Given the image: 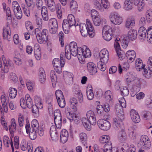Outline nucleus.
Returning a JSON list of instances; mask_svg holds the SVG:
<instances>
[{"instance_id":"nucleus-27","label":"nucleus","mask_w":152,"mask_h":152,"mask_svg":"<svg viewBox=\"0 0 152 152\" xmlns=\"http://www.w3.org/2000/svg\"><path fill=\"white\" fill-rule=\"evenodd\" d=\"M3 37L4 39H7L8 41L11 39V36L9 31L6 28H4L3 30Z\"/></svg>"},{"instance_id":"nucleus-26","label":"nucleus","mask_w":152,"mask_h":152,"mask_svg":"<svg viewBox=\"0 0 152 152\" xmlns=\"http://www.w3.org/2000/svg\"><path fill=\"white\" fill-rule=\"evenodd\" d=\"M143 0H133L134 5L137 6L138 10L141 11L144 5L142 2Z\"/></svg>"},{"instance_id":"nucleus-57","label":"nucleus","mask_w":152,"mask_h":152,"mask_svg":"<svg viewBox=\"0 0 152 152\" xmlns=\"http://www.w3.org/2000/svg\"><path fill=\"white\" fill-rule=\"evenodd\" d=\"M3 141L5 146L7 147H9L10 144V140L9 137L6 136L3 137Z\"/></svg>"},{"instance_id":"nucleus-52","label":"nucleus","mask_w":152,"mask_h":152,"mask_svg":"<svg viewBox=\"0 0 152 152\" xmlns=\"http://www.w3.org/2000/svg\"><path fill=\"white\" fill-rule=\"evenodd\" d=\"M15 15L16 18L18 19H20L22 17V13L21 9L20 8L19 10H15L14 11Z\"/></svg>"},{"instance_id":"nucleus-3","label":"nucleus","mask_w":152,"mask_h":152,"mask_svg":"<svg viewBox=\"0 0 152 152\" xmlns=\"http://www.w3.org/2000/svg\"><path fill=\"white\" fill-rule=\"evenodd\" d=\"M82 122L85 128L88 130H90L91 125H95L96 124V121L95 116L91 117H87V118H83Z\"/></svg>"},{"instance_id":"nucleus-29","label":"nucleus","mask_w":152,"mask_h":152,"mask_svg":"<svg viewBox=\"0 0 152 152\" xmlns=\"http://www.w3.org/2000/svg\"><path fill=\"white\" fill-rule=\"evenodd\" d=\"M25 100H26V107L29 108H31L33 105H32V101L29 94H27L25 96Z\"/></svg>"},{"instance_id":"nucleus-53","label":"nucleus","mask_w":152,"mask_h":152,"mask_svg":"<svg viewBox=\"0 0 152 152\" xmlns=\"http://www.w3.org/2000/svg\"><path fill=\"white\" fill-rule=\"evenodd\" d=\"M57 15L59 18H61L62 16L61 7L60 4H57L56 7Z\"/></svg>"},{"instance_id":"nucleus-6","label":"nucleus","mask_w":152,"mask_h":152,"mask_svg":"<svg viewBox=\"0 0 152 152\" xmlns=\"http://www.w3.org/2000/svg\"><path fill=\"white\" fill-rule=\"evenodd\" d=\"M97 123L99 127L103 130H108L110 129L111 127V124L110 122L103 119L99 120Z\"/></svg>"},{"instance_id":"nucleus-23","label":"nucleus","mask_w":152,"mask_h":152,"mask_svg":"<svg viewBox=\"0 0 152 152\" xmlns=\"http://www.w3.org/2000/svg\"><path fill=\"white\" fill-rule=\"evenodd\" d=\"M46 2L48 8L52 11H54L56 9V4L54 0H45Z\"/></svg>"},{"instance_id":"nucleus-9","label":"nucleus","mask_w":152,"mask_h":152,"mask_svg":"<svg viewBox=\"0 0 152 152\" xmlns=\"http://www.w3.org/2000/svg\"><path fill=\"white\" fill-rule=\"evenodd\" d=\"M86 24V27L87 28L88 32L89 31V36L90 37H94L95 35V33L90 20L89 19H87Z\"/></svg>"},{"instance_id":"nucleus-2","label":"nucleus","mask_w":152,"mask_h":152,"mask_svg":"<svg viewBox=\"0 0 152 152\" xmlns=\"http://www.w3.org/2000/svg\"><path fill=\"white\" fill-rule=\"evenodd\" d=\"M48 31L46 29H43L42 31L39 28L35 29V34L38 42L42 44L48 40Z\"/></svg>"},{"instance_id":"nucleus-15","label":"nucleus","mask_w":152,"mask_h":152,"mask_svg":"<svg viewBox=\"0 0 152 152\" xmlns=\"http://www.w3.org/2000/svg\"><path fill=\"white\" fill-rule=\"evenodd\" d=\"M133 0H125L124 2V9L127 11L132 10L133 8Z\"/></svg>"},{"instance_id":"nucleus-43","label":"nucleus","mask_w":152,"mask_h":152,"mask_svg":"<svg viewBox=\"0 0 152 152\" xmlns=\"http://www.w3.org/2000/svg\"><path fill=\"white\" fill-rule=\"evenodd\" d=\"M70 7L72 11H75L77 10L78 7L77 2L75 1H72L70 3Z\"/></svg>"},{"instance_id":"nucleus-60","label":"nucleus","mask_w":152,"mask_h":152,"mask_svg":"<svg viewBox=\"0 0 152 152\" xmlns=\"http://www.w3.org/2000/svg\"><path fill=\"white\" fill-rule=\"evenodd\" d=\"M101 4L104 9H108L110 7V3L107 0H102Z\"/></svg>"},{"instance_id":"nucleus-50","label":"nucleus","mask_w":152,"mask_h":152,"mask_svg":"<svg viewBox=\"0 0 152 152\" xmlns=\"http://www.w3.org/2000/svg\"><path fill=\"white\" fill-rule=\"evenodd\" d=\"M135 77L132 74H131L128 75L127 77L126 78V81L128 85L131 82L135 80Z\"/></svg>"},{"instance_id":"nucleus-31","label":"nucleus","mask_w":152,"mask_h":152,"mask_svg":"<svg viewBox=\"0 0 152 152\" xmlns=\"http://www.w3.org/2000/svg\"><path fill=\"white\" fill-rule=\"evenodd\" d=\"M115 50L117 53V55L120 59V60H123L126 56L125 53L121 50L120 49H116Z\"/></svg>"},{"instance_id":"nucleus-44","label":"nucleus","mask_w":152,"mask_h":152,"mask_svg":"<svg viewBox=\"0 0 152 152\" xmlns=\"http://www.w3.org/2000/svg\"><path fill=\"white\" fill-rule=\"evenodd\" d=\"M112 33L113 32L102 33L103 37L105 40L109 41L112 38Z\"/></svg>"},{"instance_id":"nucleus-7","label":"nucleus","mask_w":152,"mask_h":152,"mask_svg":"<svg viewBox=\"0 0 152 152\" xmlns=\"http://www.w3.org/2000/svg\"><path fill=\"white\" fill-rule=\"evenodd\" d=\"M25 128L26 133L27 134L29 133V135L30 139L32 140H35L37 137V129L33 128H30V124L29 123H27V121Z\"/></svg>"},{"instance_id":"nucleus-59","label":"nucleus","mask_w":152,"mask_h":152,"mask_svg":"<svg viewBox=\"0 0 152 152\" xmlns=\"http://www.w3.org/2000/svg\"><path fill=\"white\" fill-rule=\"evenodd\" d=\"M143 119L145 120H147L151 117V113L148 111H144L142 113Z\"/></svg>"},{"instance_id":"nucleus-5","label":"nucleus","mask_w":152,"mask_h":152,"mask_svg":"<svg viewBox=\"0 0 152 152\" xmlns=\"http://www.w3.org/2000/svg\"><path fill=\"white\" fill-rule=\"evenodd\" d=\"M110 21L113 23L115 25H119L123 22L122 18L117 13H114L110 15Z\"/></svg>"},{"instance_id":"nucleus-55","label":"nucleus","mask_w":152,"mask_h":152,"mask_svg":"<svg viewBox=\"0 0 152 152\" xmlns=\"http://www.w3.org/2000/svg\"><path fill=\"white\" fill-rule=\"evenodd\" d=\"M110 32H113V29L112 28L107 25L104 26L103 28L102 33Z\"/></svg>"},{"instance_id":"nucleus-22","label":"nucleus","mask_w":152,"mask_h":152,"mask_svg":"<svg viewBox=\"0 0 152 152\" xmlns=\"http://www.w3.org/2000/svg\"><path fill=\"white\" fill-rule=\"evenodd\" d=\"M65 63V61L60 60L58 58H54L53 61V64L54 67H58L61 66V67H63Z\"/></svg>"},{"instance_id":"nucleus-24","label":"nucleus","mask_w":152,"mask_h":152,"mask_svg":"<svg viewBox=\"0 0 152 152\" xmlns=\"http://www.w3.org/2000/svg\"><path fill=\"white\" fill-rule=\"evenodd\" d=\"M69 102L71 107L74 110V111H77V107L78 105L77 99L74 97L71 98L70 99Z\"/></svg>"},{"instance_id":"nucleus-8","label":"nucleus","mask_w":152,"mask_h":152,"mask_svg":"<svg viewBox=\"0 0 152 152\" xmlns=\"http://www.w3.org/2000/svg\"><path fill=\"white\" fill-rule=\"evenodd\" d=\"M69 48L68 50L71 52V54L73 56H76L77 53V50L78 49L76 43L75 42H71L70 43Z\"/></svg>"},{"instance_id":"nucleus-32","label":"nucleus","mask_w":152,"mask_h":152,"mask_svg":"<svg viewBox=\"0 0 152 152\" xmlns=\"http://www.w3.org/2000/svg\"><path fill=\"white\" fill-rule=\"evenodd\" d=\"M112 146L111 142H109L106 143L104 146V149H103V152H111Z\"/></svg>"},{"instance_id":"nucleus-17","label":"nucleus","mask_w":152,"mask_h":152,"mask_svg":"<svg viewBox=\"0 0 152 152\" xmlns=\"http://www.w3.org/2000/svg\"><path fill=\"white\" fill-rule=\"evenodd\" d=\"M135 24L134 19L133 18L131 17L127 18L126 21L125 26L128 28H132Z\"/></svg>"},{"instance_id":"nucleus-41","label":"nucleus","mask_w":152,"mask_h":152,"mask_svg":"<svg viewBox=\"0 0 152 152\" xmlns=\"http://www.w3.org/2000/svg\"><path fill=\"white\" fill-rule=\"evenodd\" d=\"M50 77L53 86L55 85L57 81V77L53 70H52L50 72Z\"/></svg>"},{"instance_id":"nucleus-33","label":"nucleus","mask_w":152,"mask_h":152,"mask_svg":"<svg viewBox=\"0 0 152 152\" xmlns=\"http://www.w3.org/2000/svg\"><path fill=\"white\" fill-rule=\"evenodd\" d=\"M126 137L125 132L123 129L119 132L118 135V139L121 142H123L126 140Z\"/></svg>"},{"instance_id":"nucleus-56","label":"nucleus","mask_w":152,"mask_h":152,"mask_svg":"<svg viewBox=\"0 0 152 152\" xmlns=\"http://www.w3.org/2000/svg\"><path fill=\"white\" fill-rule=\"evenodd\" d=\"M109 54L108 51L105 49L102 50L99 53V56L100 58V61L104 58L106 54Z\"/></svg>"},{"instance_id":"nucleus-64","label":"nucleus","mask_w":152,"mask_h":152,"mask_svg":"<svg viewBox=\"0 0 152 152\" xmlns=\"http://www.w3.org/2000/svg\"><path fill=\"white\" fill-rule=\"evenodd\" d=\"M148 70L152 72V57H149L148 61Z\"/></svg>"},{"instance_id":"nucleus-51","label":"nucleus","mask_w":152,"mask_h":152,"mask_svg":"<svg viewBox=\"0 0 152 152\" xmlns=\"http://www.w3.org/2000/svg\"><path fill=\"white\" fill-rule=\"evenodd\" d=\"M55 94L57 100H59L61 99L64 98L62 91L60 90H56V91Z\"/></svg>"},{"instance_id":"nucleus-28","label":"nucleus","mask_w":152,"mask_h":152,"mask_svg":"<svg viewBox=\"0 0 152 152\" xmlns=\"http://www.w3.org/2000/svg\"><path fill=\"white\" fill-rule=\"evenodd\" d=\"M135 65L136 68L137 70L140 71L141 68H143L145 66V64H143L142 60L140 58H138L136 61Z\"/></svg>"},{"instance_id":"nucleus-62","label":"nucleus","mask_w":152,"mask_h":152,"mask_svg":"<svg viewBox=\"0 0 152 152\" xmlns=\"http://www.w3.org/2000/svg\"><path fill=\"white\" fill-rule=\"evenodd\" d=\"M121 94L123 96H127L129 94V90L126 87H124L122 90L121 89L120 90Z\"/></svg>"},{"instance_id":"nucleus-30","label":"nucleus","mask_w":152,"mask_h":152,"mask_svg":"<svg viewBox=\"0 0 152 152\" xmlns=\"http://www.w3.org/2000/svg\"><path fill=\"white\" fill-rule=\"evenodd\" d=\"M75 94L76 95V96L78 99L79 102L81 103L83 101V96L81 91L79 90H76L75 91Z\"/></svg>"},{"instance_id":"nucleus-47","label":"nucleus","mask_w":152,"mask_h":152,"mask_svg":"<svg viewBox=\"0 0 152 152\" xmlns=\"http://www.w3.org/2000/svg\"><path fill=\"white\" fill-rule=\"evenodd\" d=\"M129 41V39H127V37H125L121 40V42L122 47L124 48H126L128 46V42Z\"/></svg>"},{"instance_id":"nucleus-61","label":"nucleus","mask_w":152,"mask_h":152,"mask_svg":"<svg viewBox=\"0 0 152 152\" xmlns=\"http://www.w3.org/2000/svg\"><path fill=\"white\" fill-rule=\"evenodd\" d=\"M86 93L88 99L89 100H92L94 97V94L93 90L90 89L88 91H87Z\"/></svg>"},{"instance_id":"nucleus-46","label":"nucleus","mask_w":152,"mask_h":152,"mask_svg":"<svg viewBox=\"0 0 152 152\" xmlns=\"http://www.w3.org/2000/svg\"><path fill=\"white\" fill-rule=\"evenodd\" d=\"M80 137L81 142L85 145L87 142L86 134L84 133H81L80 134Z\"/></svg>"},{"instance_id":"nucleus-14","label":"nucleus","mask_w":152,"mask_h":152,"mask_svg":"<svg viewBox=\"0 0 152 152\" xmlns=\"http://www.w3.org/2000/svg\"><path fill=\"white\" fill-rule=\"evenodd\" d=\"M147 30L143 26H141L139 28L138 34L139 38L141 41H143L145 39Z\"/></svg>"},{"instance_id":"nucleus-40","label":"nucleus","mask_w":152,"mask_h":152,"mask_svg":"<svg viewBox=\"0 0 152 152\" xmlns=\"http://www.w3.org/2000/svg\"><path fill=\"white\" fill-rule=\"evenodd\" d=\"M135 85L134 86V90L136 92H138L141 88V82L140 79H136L135 80Z\"/></svg>"},{"instance_id":"nucleus-20","label":"nucleus","mask_w":152,"mask_h":152,"mask_svg":"<svg viewBox=\"0 0 152 152\" xmlns=\"http://www.w3.org/2000/svg\"><path fill=\"white\" fill-rule=\"evenodd\" d=\"M93 20L94 24L96 26H99L100 24L103 25L106 23V20L105 19H100V16H97L93 18Z\"/></svg>"},{"instance_id":"nucleus-4","label":"nucleus","mask_w":152,"mask_h":152,"mask_svg":"<svg viewBox=\"0 0 152 152\" xmlns=\"http://www.w3.org/2000/svg\"><path fill=\"white\" fill-rule=\"evenodd\" d=\"M138 144L140 145L141 148L145 149H149L151 146L148 137L145 135L141 136Z\"/></svg>"},{"instance_id":"nucleus-54","label":"nucleus","mask_w":152,"mask_h":152,"mask_svg":"<svg viewBox=\"0 0 152 152\" xmlns=\"http://www.w3.org/2000/svg\"><path fill=\"white\" fill-rule=\"evenodd\" d=\"M39 127L38 121L36 119L33 120L31 122V126L30 128H33L37 129Z\"/></svg>"},{"instance_id":"nucleus-36","label":"nucleus","mask_w":152,"mask_h":152,"mask_svg":"<svg viewBox=\"0 0 152 152\" xmlns=\"http://www.w3.org/2000/svg\"><path fill=\"white\" fill-rule=\"evenodd\" d=\"M11 124L9 126V130L10 131L14 132L16 130V124L15 123V121L14 118H12L11 119Z\"/></svg>"},{"instance_id":"nucleus-37","label":"nucleus","mask_w":152,"mask_h":152,"mask_svg":"<svg viewBox=\"0 0 152 152\" xmlns=\"http://www.w3.org/2000/svg\"><path fill=\"white\" fill-rule=\"evenodd\" d=\"M84 50L83 52V56L85 58L90 57L91 55L90 50L86 46H84Z\"/></svg>"},{"instance_id":"nucleus-11","label":"nucleus","mask_w":152,"mask_h":152,"mask_svg":"<svg viewBox=\"0 0 152 152\" xmlns=\"http://www.w3.org/2000/svg\"><path fill=\"white\" fill-rule=\"evenodd\" d=\"M2 58L3 63L4 69H2L1 70V78L3 79L4 77V73H7L9 71V69L7 61L4 55L2 56Z\"/></svg>"},{"instance_id":"nucleus-18","label":"nucleus","mask_w":152,"mask_h":152,"mask_svg":"<svg viewBox=\"0 0 152 152\" xmlns=\"http://www.w3.org/2000/svg\"><path fill=\"white\" fill-rule=\"evenodd\" d=\"M34 56L36 59L39 60L40 59L41 57V51L40 49L39 46L38 45H35L34 47Z\"/></svg>"},{"instance_id":"nucleus-19","label":"nucleus","mask_w":152,"mask_h":152,"mask_svg":"<svg viewBox=\"0 0 152 152\" xmlns=\"http://www.w3.org/2000/svg\"><path fill=\"white\" fill-rule=\"evenodd\" d=\"M137 32L136 30H131L129 31L128 37L130 40L133 41L135 40L137 37Z\"/></svg>"},{"instance_id":"nucleus-1","label":"nucleus","mask_w":152,"mask_h":152,"mask_svg":"<svg viewBox=\"0 0 152 152\" xmlns=\"http://www.w3.org/2000/svg\"><path fill=\"white\" fill-rule=\"evenodd\" d=\"M115 110L118 118H113V125L118 127L120 126V122H122L124 118V114L123 108L119 104L115 106Z\"/></svg>"},{"instance_id":"nucleus-12","label":"nucleus","mask_w":152,"mask_h":152,"mask_svg":"<svg viewBox=\"0 0 152 152\" xmlns=\"http://www.w3.org/2000/svg\"><path fill=\"white\" fill-rule=\"evenodd\" d=\"M25 1L27 6L24 4H21V7L23 10H25L27 8H30L31 10H33L35 7V3L33 0H25Z\"/></svg>"},{"instance_id":"nucleus-16","label":"nucleus","mask_w":152,"mask_h":152,"mask_svg":"<svg viewBox=\"0 0 152 152\" xmlns=\"http://www.w3.org/2000/svg\"><path fill=\"white\" fill-rule=\"evenodd\" d=\"M68 133L65 129L62 130L60 134V140L61 142L64 143L67 140L68 137Z\"/></svg>"},{"instance_id":"nucleus-25","label":"nucleus","mask_w":152,"mask_h":152,"mask_svg":"<svg viewBox=\"0 0 152 152\" xmlns=\"http://www.w3.org/2000/svg\"><path fill=\"white\" fill-rule=\"evenodd\" d=\"M39 81L41 83H43L46 80V75L44 69L40 68L39 69Z\"/></svg>"},{"instance_id":"nucleus-49","label":"nucleus","mask_w":152,"mask_h":152,"mask_svg":"<svg viewBox=\"0 0 152 152\" xmlns=\"http://www.w3.org/2000/svg\"><path fill=\"white\" fill-rule=\"evenodd\" d=\"M49 24L51 27H58V23L56 19L55 18H52L50 19Z\"/></svg>"},{"instance_id":"nucleus-34","label":"nucleus","mask_w":152,"mask_h":152,"mask_svg":"<svg viewBox=\"0 0 152 152\" xmlns=\"http://www.w3.org/2000/svg\"><path fill=\"white\" fill-rule=\"evenodd\" d=\"M70 22L67 19L64 20L62 23V28L63 29L65 28H70L72 26H75L74 24H71Z\"/></svg>"},{"instance_id":"nucleus-21","label":"nucleus","mask_w":152,"mask_h":152,"mask_svg":"<svg viewBox=\"0 0 152 152\" xmlns=\"http://www.w3.org/2000/svg\"><path fill=\"white\" fill-rule=\"evenodd\" d=\"M54 122L60 123V121H62L61 114L59 110H57L54 112Z\"/></svg>"},{"instance_id":"nucleus-35","label":"nucleus","mask_w":152,"mask_h":152,"mask_svg":"<svg viewBox=\"0 0 152 152\" xmlns=\"http://www.w3.org/2000/svg\"><path fill=\"white\" fill-rule=\"evenodd\" d=\"M9 92V96L11 98H14L15 97L17 94V91L16 89L10 87Z\"/></svg>"},{"instance_id":"nucleus-45","label":"nucleus","mask_w":152,"mask_h":152,"mask_svg":"<svg viewBox=\"0 0 152 152\" xmlns=\"http://www.w3.org/2000/svg\"><path fill=\"white\" fill-rule=\"evenodd\" d=\"M1 102L4 112L6 113H7L8 111V107L6 102L5 96H3L1 97Z\"/></svg>"},{"instance_id":"nucleus-10","label":"nucleus","mask_w":152,"mask_h":152,"mask_svg":"<svg viewBox=\"0 0 152 152\" xmlns=\"http://www.w3.org/2000/svg\"><path fill=\"white\" fill-rule=\"evenodd\" d=\"M87 67L88 72L91 75H94L97 72L96 64L92 62L88 63L87 64Z\"/></svg>"},{"instance_id":"nucleus-13","label":"nucleus","mask_w":152,"mask_h":152,"mask_svg":"<svg viewBox=\"0 0 152 152\" xmlns=\"http://www.w3.org/2000/svg\"><path fill=\"white\" fill-rule=\"evenodd\" d=\"M130 116L132 121L135 123H138L140 120V118L138 113L133 109L130 111Z\"/></svg>"},{"instance_id":"nucleus-39","label":"nucleus","mask_w":152,"mask_h":152,"mask_svg":"<svg viewBox=\"0 0 152 152\" xmlns=\"http://www.w3.org/2000/svg\"><path fill=\"white\" fill-rule=\"evenodd\" d=\"M110 137L107 135L103 136L99 138V141L101 143H106L109 141Z\"/></svg>"},{"instance_id":"nucleus-48","label":"nucleus","mask_w":152,"mask_h":152,"mask_svg":"<svg viewBox=\"0 0 152 152\" xmlns=\"http://www.w3.org/2000/svg\"><path fill=\"white\" fill-rule=\"evenodd\" d=\"M70 22L71 24H74L75 26L78 25V24L76 25L75 18L73 15L70 14L68 15L67 19Z\"/></svg>"},{"instance_id":"nucleus-63","label":"nucleus","mask_w":152,"mask_h":152,"mask_svg":"<svg viewBox=\"0 0 152 152\" xmlns=\"http://www.w3.org/2000/svg\"><path fill=\"white\" fill-rule=\"evenodd\" d=\"M58 104L60 107L61 108L64 107L66 105V103L64 98L62 99H59V100H57Z\"/></svg>"},{"instance_id":"nucleus-42","label":"nucleus","mask_w":152,"mask_h":152,"mask_svg":"<svg viewBox=\"0 0 152 152\" xmlns=\"http://www.w3.org/2000/svg\"><path fill=\"white\" fill-rule=\"evenodd\" d=\"M146 17L147 21L150 23L152 20V10L150 9L147 11Z\"/></svg>"},{"instance_id":"nucleus-58","label":"nucleus","mask_w":152,"mask_h":152,"mask_svg":"<svg viewBox=\"0 0 152 152\" xmlns=\"http://www.w3.org/2000/svg\"><path fill=\"white\" fill-rule=\"evenodd\" d=\"M58 36L60 42L61 47H63L64 45V33L61 31L58 34Z\"/></svg>"},{"instance_id":"nucleus-38","label":"nucleus","mask_w":152,"mask_h":152,"mask_svg":"<svg viewBox=\"0 0 152 152\" xmlns=\"http://www.w3.org/2000/svg\"><path fill=\"white\" fill-rule=\"evenodd\" d=\"M94 4L97 10L101 12L104 11V8L102 7L99 1L97 0L94 1Z\"/></svg>"}]
</instances>
